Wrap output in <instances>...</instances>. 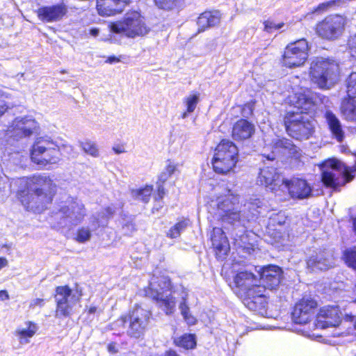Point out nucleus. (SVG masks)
<instances>
[{
    "instance_id": "1",
    "label": "nucleus",
    "mask_w": 356,
    "mask_h": 356,
    "mask_svg": "<svg viewBox=\"0 0 356 356\" xmlns=\"http://www.w3.org/2000/svg\"><path fill=\"white\" fill-rule=\"evenodd\" d=\"M289 104L300 113L289 112L284 118L286 130L289 136L296 140H307L314 131V121L304 115L314 111L321 99L317 93L308 88H300L288 97Z\"/></svg>"
},
{
    "instance_id": "2",
    "label": "nucleus",
    "mask_w": 356,
    "mask_h": 356,
    "mask_svg": "<svg viewBox=\"0 0 356 356\" xmlns=\"http://www.w3.org/2000/svg\"><path fill=\"white\" fill-rule=\"evenodd\" d=\"M309 74L319 88L329 89L339 80V65L334 60L316 58L311 63Z\"/></svg>"
},
{
    "instance_id": "3",
    "label": "nucleus",
    "mask_w": 356,
    "mask_h": 356,
    "mask_svg": "<svg viewBox=\"0 0 356 356\" xmlns=\"http://www.w3.org/2000/svg\"><path fill=\"white\" fill-rule=\"evenodd\" d=\"M238 160L237 147L229 140H222L217 145L212 159L213 170L221 175L232 172Z\"/></svg>"
},
{
    "instance_id": "4",
    "label": "nucleus",
    "mask_w": 356,
    "mask_h": 356,
    "mask_svg": "<svg viewBox=\"0 0 356 356\" xmlns=\"http://www.w3.org/2000/svg\"><path fill=\"white\" fill-rule=\"evenodd\" d=\"M108 27L112 33L120 34L129 38L143 37L149 31L143 18L138 12L127 13L122 19L110 23Z\"/></svg>"
},
{
    "instance_id": "5",
    "label": "nucleus",
    "mask_w": 356,
    "mask_h": 356,
    "mask_svg": "<svg viewBox=\"0 0 356 356\" xmlns=\"http://www.w3.org/2000/svg\"><path fill=\"white\" fill-rule=\"evenodd\" d=\"M31 160L40 167L57 164L60 161L58 146L51 139L38 138L30 149Z\"/></svg>"
},
{
    "instance_id": "6",
    "label": "nucleus",
    "mask_w": 356,
    "mask_h": 356,
    "mask_svg": "<svg viewBox=\"0 0 356 356\" xmlns=\"http://www.w3.org/2000/svg\"><path fill=\"white\" fill-rule=\"evenodd\" d=\"M29 184L34 185V193H32V201L26 202L31 210L40 212L51 201V193L55 190L56 185L49 177L44 175H36L29 178Z\"/></svg>"
},
{
    "instance_id": "7",
    "label": "nucleus",
    "mask_w": 356,
    "mask_h": 356,
    "mask_svg": "<svg viewBox=\"0 0 356 356\" xmlns=\"http://www.w3.org/2000/svg\"><path fill=\"white\" fill-rule=\"evenodd\" d=\"M29 184L34 185V193H32V201L26 202L31 210L40 212L51 201V193L55 190L56 185L49 177L44 175H36L29 178Z\"/></svg>"
},
{
    "instance_id": "8",
    "label": "nucleus",
    "mask_w": 356,
    "mask_h": 356,
    "mask_svg": "<svg viewBox=\"0 0 356 356\" xmlns=\"http://www.w3.org/2000/svg\"><path fill=\"white\" fill-rule=\"evenodd\" d=\"M29 184L34 185V193H32V201L26 202L31 210L40 212L51 201V193L55 190L56 185L49 177L44 175H36L29 178Z\"/></svg>"
},
{
    "instance_id": "9",
    "label": "nucleus",
    "mask_w": 356,
    "mask_h": 356,
    "mask_svg": "<svg viewBox=\"0 0 356 356\" xmlns=\"http://www.w3.org/2000/svg\"><path fill=\"white\" fill-rule=\"evenodd\" d=\"M159 284L152 281L147 292L148 296L156 301L158 306L167 315H170L175 310L176 302L170 291L172 284L168 277H161Z\"/></svg>"
},
{
    "instance_id": "10",
    "label": "nucleus",
    "mask_w": 356,
    "mask_h": 356,
    "mask_svg": "<svg viewBox=\"0 0 356 356\" xmlns=\"http://www.w3.org/2000/svg\"><path fill=\"white\" fill-rule=\"evenodd\" d=\"M321 168V179L327 187L337 189L353 179L352 176L348 175L344 165L337 159L325 161Z\"/></svg>"
},
{
    "instance_id": "11",
    "label": "nucleus",
    "mask_w": 356,
    "mask_h": 356,
    "mask_svg": "<svg viewBox=\"0 0 356 356\" xmlns=\"http://www.w3.org/2000/svg\"><path fill=\"white\" fill-rule=\"evenodd\" d=\"M234 200L236 198L232 195H227L218 197L213 203L217 206L218 215L224 223L244 228L250 220L234 207Z\"/></svg>"
},
{
    "instance_id": "12",
    "label": "nucleus",
    "mask_w": 356,
    "mask_h": 356,
    "mask_svg": "<svg viewBox=\"0 0 356 356\" xmlns=\"http://www.w3.org/2000/svg\"><path fill=\"white\" fill-rule=\"evenodd\" d=\"M81 291L76 287L70 289L68 286H60L56 289L55 300L56 302V316H68L73 307L80 301Z\"/></svg>"
},
{
    "instance_id": "13",
    "label": "nucleus",
    "mask_w": 356,
    "mask_h": 356,
    "mask_svg": "<svg viewBox=\"0 0 356 356\" xmlns=\"http://www.w3.org/2000/svg\"><path fill=\"white\" fill-rule=\"evenodd\" d=\"M58 215L62 220L60 222V225L69 227L80 223L86 216V210L80 200L69 198L60 207Z\"/></svg>"
},
{
    "instance_id": "14",
    "label": "nucleus",
    "mask_w": 356,
    "mask_h": 356,
    "mask_svg": "<svg viewBox=\"0 0 356 356\" xmlns=\"http://www.w3.org/2000/svg\"><path fill=\"white\" fill-rule=\"evenodd\" d=\"M308 50V43L305 39L289 44L282 56L284 65L291 68L302 65L307 59Z\"/></svg>"
},
{
    "instance_id": "15",
    "label": "nucleus",
    "mask_w": 356,
    "mask_h": 356,
    "mask_svg": "<svg viewBox=\"0 0 356 356\" xmlns=\"http://www.w3.org/2000/svg\"><path fill=\"white\" fill-rule=\"evenodd\" d=\"M151 315L149 310L138 305L136 306L128 316L127 334L136 339L143 336L147 327Z\"/></svg>"
},
{
    "instance_id": "16",
    "label": "nucleus",
    "mask_w": 356,
    "mask_h": 356,
    "mask_svg": "<svg viewBox=\"0 0 356 356\" xmlns=\"http://www.w3.org/2000/svg\"><path fill=\"white\" fill-rule=\"evenodd\" d=\"M345 24L346 19L343 16L329 15L316 25V31L322 38L334 40L342 34Z\"/></svg>"
},
{
    "instance_id": "17",
    "label": "nucleus",
    "mask_w": 356,
    "mask_h": 356,
    "mask_svg": "<svg viewBox=\"0 0 356 356\" xmlns=\"http://www.w3.org/2000/svg\"><path fill=\"white\" fill-rule=\"evenodd\" d=\"M234 284L236 293L241 298L252 295L257 290L259 293L264 292L258 277L247 270L238 272L234 277Z\"/></svg>"
},
{
    "instance_id": "18",
    "label": "nucleus",
    "mask_w": 356,
    "mask_h": 356,
    "mask_svg": "<svg viewBox=\"0 0 356 356\" xmlns=\"http://www.w3.org/2000/svg\"><path fill=\"white\" fill-rule=\"evenodd\" d=\"M257 181L261 185L278 194L282 191L285 179L281 177L276 168L266 166L261 169Z\"/></svg>"
},
{
    "instance_id": "19",
    "label": "nucleus",
    "mask_w": 356,
    "mask_h": 356,
    "mask_svg": "<svg viewBox=\"0 0 356 356\" xmlns=\"http://www.w3.org/2000/svg\"><path fill=\"white\" fill-rule=\"evenodd\" d=\"M37 127L35 120L25 117L16 118L7 130V135L18 140L31 136Z\"/></svg>"
},
{
    "instance_id": "20",
    "label": "nucleus",
    "mask_w": 356,
    "mask_h": 356,
    "mask_svg": "<svg viewBox=\"0 0 356 356\" xmlns=\"http://www.w3.org/2000/svg\"><path fill=\"white\" fill-rule=\"evenodd\" d=\"M317 304L311 298H302L292 312V320L296 324H306L313 316Z\"/></svg>"
},
{
    "instance_id": "21",
    "label": "nucleus",
    "mask_w": 356,
    "mask_h": 356,
    "mask_svg": "<svg viewBox=\"0 0 356 356\" xmlns=\"http://www.w3.org/2000/svg\"><path fill=\"white\" fill-rule=\"evenodd\" d=\"M277 155H286L287 156L299 159L301 152L300 148L293 145L289 139L276 138L273 141V151L271 154L265 156L268 160H274Z\"/></svg>"
},
{
    "instance_id": "22",
    "label": "nucleus",
    "mask_w": 356,
    "mask_h": 356,
    "mask_svg": "<svg viewBox=\"0 0 356 356\" xmlns=\"http://www.w3.org/2000/svg\"><path fill=\"white\" fill-rule=\"evenodd\" d=\"M341 312L337 306H325L321 308L317 314L316 326L325 329L338 326L341 323Z\"/></svg>"
},
{
    "instance_id": "23",
    "label": "nucleus",
    "mask_w": 356,
    "mask_h": 356,
    "mask_svg": "<svg viewBox=\"0 0 356 356\" xmlns=\"http://www.w3.org/2000/svg\"><path fill=\"white\" fill-rule=\"evenodd\" d=\"M287 190L291 197L293 199L307 198L312 194V188L306 180L299 178L285 179L281 191Z\"/></svg>"
},
{
    "instance_id": "24",
    "label": "nucleus",
    "mask_w": 356,
    "mask_h": 356,
    "mask_svg": "<svg viewBox=\"0 0 356 356\" xmlns=\"http://www.w3.org/2000/svg\"><path fill=\"white\" fill-rule=\"evenodd\" d=\"M282 270L276 266H269L263 269L258 275L260 284L264 286V292L266 289L273 290L280 285L282 278Z\"/></svg>"
},
{
    "instance_id": "25",
    "label": "nucleus",
    "mask_w": 356,
    "mask_h": 356,
    "mask_svg": "<svg viewBox=\"0 0 356 356\" xmlns=\"http://www.w3.org/2000/svg\"><path fill=\"white\" fill-rule=\"evenodd\" d=\"M68 11L67 6L63 3L44 6L38 9V17L40 19L54 22L61 20Z\"/></svg>"
},
{
    "instance_id": "26",
    "label": "nucleus",
    "mask_w": 356,
    "mask_h": 356,
    "mask_svg": "<svg viewBox=\"0 0 356 356\" xmlns=\"http://www.w3.org/2000/svg\"><path fill=\"white\" fill-rule=\"evenodd\" d=\"M211 240L217 257L223 259L229 250V245L222 229L219 227H214Z\"/></svg>"
},
{
    "instance_id": "27",
    "label": "nucleus",
    "mask_w": 356,
    "mask_h": 356,
    "mask_svg": "<svg viewBox=\"0 0 356 356\" xmlns=\"http://www.w3.org/2000/svg\"><path fill=\"white\" fill-rule=\"evenodd\" d=\"M128 0H97V10L102 16H113L122 12Z\"/></svg>"
},
{
    "instance_id": "28",
    "label": "nucleus",
    "mask_w": 356,
    "mask_h": 356,
    "mask_svg": "<svg viewBox=\"0 0 356 356\" xmlns=\"http://www.w3.org/2000/svg\"><path fill=\"white\" fill-rule=\"evenodd\" d=\"M255 131L254 124L247 120L236 121L232 127V138L236 140H244L250 138Z\"/></svg>"
},
{
    "instance_id": "29",
    "label": "nucleus",
    "mask_w": 356,
    "mask_h": 356,
    "mask_svg": "<svg viewBox=\"0 0 356 356\" xmlns=\"http://www.w3.org/2000/svg\"><path fill=\"white\" fill-rule=\"evenodd\" d=\"M332 256L325 251L313 255L307 261V267L312 270H325L332 266Z\"/></svg>"
},
{
    "instance_id": "30",
    "label": "nucleus",
    "mask_w": 356,
    "mask_h": 356,
    "mask_svg": "<svg viewBox=\"0 0 356 356\" xmlns=\"http://www.w3.org/2000/svg\"><path fill=\"white\" fill-rule=\"evenodd\" d=\"M38 330L37 324L29 321L16 329L15 335L17 337L19 343L24 345L30 343L31 339L33 337Z\"/></svg>"
},
{
    "instance_id": "31",
    "label": "nucleus",
    "mask_w": 356,
    "mask_h": 356,
    "mask_svg": "<svg viewBox=\"0 0 356 356\" xmlns=\"http://www.w3.org/2000/svg\"><path fill=\"white\" fill-rule=\"evenodd\" d=\"M220 22V16L218 11H206L202 13L197 20L198 32H203L206 29L218 25Z\"/></svg>"
},
{
    "instance_id": "32",
    "label": "nucleus",
    "mask_w": 356,
    "mask_h": 356,
    "mask_svg": "<svg viewBox=\"0 0 356 356\" xmlns=\"http://www.w3.org/2000/svg\"><path fill=\"white\" fill-rule=\"evenodd\" d=\"M244 305L250 310L260 311L266 306V301L264 292H258L257 290L250 296H245L241 298Z\"/></svg>"
},
{
    "instance_id": "33",
    "label": "nucleus",
    "mask_w": 356,
    "mask_h": 356,
    "mask_svg": "<svg viewBox=\"0 0 356 356\" xmlns=\"http://www.w3.org/2000/svg\"><path fill=\"white\" fill-rule=\"evenodd\" d=\"M325 118L332 136L338 142H342L344 138L345 133L342 129L340 120L331 111H327L325 113Z\"/></svg>"
},
{
    "instance_id": "34",
    "label": "nucleus",
    "mask_w": 356,
    "mask_h": 356,
    "mask_svg": "<svg viewBox=\"0 0 356 356\" xmlns=\"http://www.w3.org/2000/svg\"><path fill=\"white\" fill-rule=\"evenodd\" d=\"M341 111L348 121L356 122V99L349 98L342 102Z\"/></svg>"
},
{
    "instance_id": "35",
    "label": "nucleus",
    "mask_w": 356,
    "mask_h": 356,
    "mask_svg": "<svg viewBox=\"0 0 356 356\" xmlns=\"http://www.w3.org/2000/svg\"><path fill=\"white\" fill-rule=\"evenodd\" d=\"M200 102V93L194 92L186 96L184 99V103L186 106V111L181 115V118L185 119L188 117V113H193L198 102Z\"/></svg>"
},
{
    "instance_id": "36",
    "label": "nucleus",
    "mask_w": 356,
    "mask_h": 356,
    "mask_svg": "<svg viewBox=\"0 0 356 356\" xmlns=\"http://www.w3.org/2000/svg\"><path fill=\"white\" fill-rule=\"evenodd\" d=\"M175 343L185 349H193L196 346L195 336L192 334H185L175 339Z\"/></svg>"
},
{
    "instance_id": "37",
    "label": "nucleus",
    "mask_w": 356,
    "mask_h": 356,
    "mask_svg": "<svg viewBox=\"0 0 356 356\" xmlns=\"http://www.w3.org/2000/svg\"><path fill=\"white\" fill-rule=\"evenodd\" d=\"M81 149L87 154L97 158L99 156V149L97 144L92 140H86L79 143Z\"/></svg>"
},
{
    "instance_id": "38",
    "label": "nucleus",
    "mask_w": 356,
    "mask_h": 356,
    "mask_svg": "<svg viewBox=\"0 0 356 356\" xmlns=\"http://www.w3.org/2000/svg\"><path fill=\"white\" fill-rule=\"evenodd\" d=\"M153 188L152 186H146L143 188L132 190L131 195L136 200L147 202L149 200Z\"/></svg>"
},
{
    "instance_id": "39",
    "label": "nucleus",
    "mask_w": 356,
    "mask_h": 356,
    "mask_svg": "<svg viewBox=\"0 0 356 356\" xmlns=\"http://www.w3.org/2000/svg\"><path fill=\"white\" fill-rule=\"evenodd\" d=\"M241 232H243L241 234H238L237 233L233 234L234 244L239 248H242L243 249H249L250 245H252L249 240V236L245 232L244 228L242 229Z\"/></svg>"
},
{
    "instance_id": "40",
    "label": "nucleus",
    "mask_w": 356,
    "mask_h": 356,
    "mask_svg": "<svg viewBox=\"0 0 356 356\" xmlns=\"http://www.w3.org/2000/svg\"><path fill=\"white\" fill-rule=\"evenodd\" d=\"M245 207L250 210L252 216L261 214L266 210L264 201L259 199L253 200L252 202H248Z\"/></svg>"
},
{
    "instance_id": "41",
    "label": "nucleus",
    "mask_w": 356,
    "mask_h": 356,
    "mask_svg": "<svg viewBox=\"0 0 356 356\" xmlns=\"http://www.w3.org/2000/svg\"><path fill=\"white\" fill-rule=\"evenodd\" d=\"M347 95L349 98L356 99V72L351 73L347 79Z\"/></svg>"
},
{
    "instance_id": "42",
    "label": "nucleus",
    "mask_w": 356,
    "mask_h": 356,
    "mask_svg": "<svg viewBox=\"0 0 356 356\" xmlns=\"http://www.w3.org/2000/svg\"><path fill=\"white\" fill-rule=\"evenodd\" d=\"M344 4L343 0H330L326 2L320 3L314 10L316 13H322L328 10L335 6H340Z\"/></svg>"
},
{
    "instance_id": "43",
    "label": "nucleus",
    "mask_w": 356,
    "mask_h": 356,
    "mask_svg": "<svg viewBox=\"0 0 356 356\" xmlns=\"http://www.w3.org/2000/svg\"><path fill=\"white\" fill-rule=\"evenodd\" d=\"M181 0H154L155 6L159 9L171 10L174 9Z\"/></svg>"
},
{
    "instance_id": "44",
    "label": "nucleus",
    "mask_w": 356,
    "mask_h": 356,
    "mask_svg": "<svg viewBox=\"0 0 356 356\" xmlns=\"http://www.w3.org/2000/svg\"><path fill=\"white\" fill-rule=\"evenodd\" d=\"M343 256L347 265L356 270V248L346 250Z\"/></svg>"
},
{
    "instance_id": "45",
    "label": "nucleus",
    "mask_w": 356,
    "mask_h": 356,
    "mask_svg": "<svg viewBox=\"0 0 356 356\" xmlns=\"http://www.w3.org/2000/svg\"><path fill=\"white\" fill-rule=\"evenodd\" d=\"M270 221L273 225H282L285 223L286 216L284 211H279L270 216Z\"/></svg>"
},
{
    "instance_id": "46",
    "label": "nucleus",
    "mask_w": 356,
    "mask_h": 356,
    "mask_svg": "<svg viewBox=\"0 0 356 356\" xmlns=\"http://www.w3.org/2000/svg\"><path fill=\"white\" fill-rule=\"evenodd\" d=\"M91 231L88 227H81L77 231L76 241L79 243H85L90 239Z\"/></svg>"
},
{
    "instance_id": "47",
    "label": "nucleus",
    "mask_w": 356,
    "mask_h": 356,
    "mask_svg": "<svg viewBox=\"0 0 356 356\" xmlns=\"http://www.w3.org/2000/svg\"><path fill=\"white\" fill-rule=\"evenodd\" d=\"M128 321V316H124L116 320L111 325V329L120 332L125 329V325Z\"/></svg>"
},
{
    "instance_id": "48",
    "label": "nucleus",
    "mask_w": 356,
    "mask_h": 356,
    "mask_svg": "<svg viewBox=\"0 0 356 356\" xmlns=\"http://www.w3.org/2000/svg\"><path fill=\"white\" fill-rule=\"evenodd\" d=\"M264 31L267 33H273L275 30H278L284 26V23L275 24L273 21L266 20L264 22Z\"/></svg>"
},
{
    "instance_id": "49",
    "label": "nucleus",
    "mask_w": 356,
    "mask_h": 356,
    "mask_svg": "<svg viewBox=\"0 0 356 356\" xmlns=\"http://www.w3.org/2000/svg\"><path fill=\"white\" fill-rule=\"evenodd\" d=\"M9 97L7 94L0 90V117L2 116L9 108L8 104L6 102V99Z\"/></svg>"
},
{
    "instance_id": "50",
    "label": "nucleus",
    "mask_w": 356,
    "mask_h": 356,
    "mask_svg": "<svg viewBox=\"0 0 356 356\" xmlns=\"http://www.w3.org/2000/svg\"><path fill=\"white\" fill-rule=\"evenodd\" d=\"M189 225V220L187 219L182 220L176 223L173 227H175L180 234L186 229Z\"/></svg>"
},
{
    "instance_id": "51",
    "label": "nucleus",
    "mask_w": 356,
    "mask_h": 356,
    "mask_svg": "<svg viewBox=\"0 0 356 356\" xmlns=\"http://www.w3.org/2000/svg\"><path fill=\"white\" fill-rule=\"evenodd\" d=\"M186 296L187 295L182 298V302L179 305V309L183 316H186L189 313V307L186 304Z\"/></svg>"
},
{
    "instance_id": "52",
    "label": "nucleus",
    "mask_w": 356,
    "mask_h": 356,
    "mask_svg": "<svg viewBox=\"0 0 356 356\" xmlns=\"http://www.w3.org/2000/svg\"><path fill=\"white\" fill-rule=\"evenodd\" d=\"M254 109V103L249 102L245 104L244 107L242 110L243 115L245 117H248L249 115L252 113Z\"/></svg>"
},
{
    "instance_id": "53",
    "label": "nucleus",
    "mask_w": 356,
    "mask_h": 356,
    "mask_svg": "<svg viewBox=\"0 0 356 356\" xmlns=\"http://www.w3.org/2000/svg\"><path fill=\"white\" fill-rule=\"evenodd\" d=\"M44 300L42 298H35L31 300L29 308L34 309L36 307H42L44 305Z\"/></svg>"
},
{
    "instance_id": "54",
    "label": "nucleus",
    "mask_w": 356,
    "mask_h": 356,
    "mask_svg": "<svg viewBox=\"0 0 356 356\" xmlns=\"http://www.w3.org/2000/svg\"><path fill=\"white\" fill-rule=\"evenodd\" d=\"M180 234H181L173 227H172L166 234L167 236L170 238H177L179 237Z\"/></svg>"
},
{
    "instance_id": "55",
    "label": "nucleus",
    "mask_w": 356,
    "mask_h": 356,
    "mask_svg": "<svg viewBox=\"0 0 356 356\" xmlns=\"http://www.w3.org/2000/svg\"><path fill=\"white\" fill-rule=\"evenodd\" d=\"M165 170L168 172V174L173 175L177 170V164L169 161Z\"/></svg>"
},
{
    "instance_id": "56",
    "label": "nucleus",
    "mask_w": 356,
    "mask_h": 356,
    "mask_svg": "<svg viewBox=\"0 0 356 356\" xmlns=\"http://www.w3.org/2000/svg\"><path fill=\"white\" fill-rule=\"evenodd\" d=\"M186 323L190 325H195L196 323V319L194 316H193L190 313L187 314L186 316H183Z\"/></svg>"
},
{
    "instance_id": "57",
    "label": "nucleus",
    "mask_w": 356,
    "mask_h": 356,
    "mask_svg": "<svg viewBox=\"0 0 356 356\" xmlns=\"http://www.w3.org/2000/svg\"><path fill=\"white\" fill-rule=\"evenodd\" d=\"M108 350L111 353H116L118 351L117 344L115 343H111L108 345Z\"/></svg>"
},
{
    "instance_id": "58",
    "label": "nucleus",
    "mask_w": 356,
    "mask_h": 356,
    "mask_svg": "<svg viewBox=\"0 0 356 356\" xmlns=\"http://www.w3.org/2000/svg\"><path fill=\"white\" fill-rule=\"evenodd\" d=\"M10 298L8 293L6 290L0 291V300L4 301Z\"/></svg>"
},
{
    "instance_id": "59",
    "label": "nucleus",
    "mask_w": 356,
    "mask_h": 356,
    "mask_svg": "<svg viewBox=\"0 0 356 356\" xmlns=\"http://www.w3.org/2000/svg\"><path fill=\"white\" fill-rule=\"evenodd\" d=\"M120 61V59L116 56H109L107 60H106V63L112 64L113 63H118Z\"/></svg>"
},
{
    "instance_id": "60",
    "label": "nucleus",
    "mask_w": 356,
    "mask_h": 356,
    "mask_svg": "<svg viewBox=\"0 0 356 356\" xmlns=\"http://www.w3.org/2000/svg\"><path fill=\"white\" fill-rule=\"evenodd\" d=\"M105 212L106 213L104 215L105 216L106 218H108L114 213L115 211L112 207H108L107 208L105 209Z\"/></svg>"
},
{
    "instance_id": "61",
    "label": "nucleus",
    "mask_w": 356,
    "mask_h": 356,
    "mask_svg": "<svg viewBox=\"0 0 356 356\" xmlns=\"http://www.w3.org/2000/svg\"><path fill=\"white\" fill-rule=\"evenodd\" d=\"M164 188L162 186H159L158 187V197L161 200L164 195Z\"/></svg>"
},
{
    "instance_id": "62",
    "label": "nucleus",
    "mask_w": 356,
    "mask_h": 356,
    "mask_svg": "<svg viewBox=\"0 0 356 356\" xmlns=\"http://www.w3.org/2000/svg\"><path fill=\"white\" fill-rule=\"evenodd\" d=\"M8 265V260L6 258H0V269Z\"/></svg>"
},
{
    "instance_id": "63",
    "label": "nucleus",
    "mask_w": 356,
    "mask_h": 356,
    "mask_svg": "<svg viewBox=\"0 0 356 356\" xmlns=\"http://www.w3.org/2000/svg\"><path fill=\"white\" fill-rule=\"evenodd\" d=\"M99 29H97V28L91 29L90 31V34L94 37L97 36L99 35Z\"/></svg>"
},
{
    "instance_id": "64",
    "label": "nucleus",
    "mask_w": 356,
    "mask_h": 356,
    "mask_svg": "<svg viewBox=\"0 0 356 356\" xmlns=\"http://www.w3.org/2000/svg\"><path fill=\"white\" fill-rule=\"evenodd\" d=\"M164 356H179L175 351L170 350L165 353Z\"/></svg>"
}]
</instances>
